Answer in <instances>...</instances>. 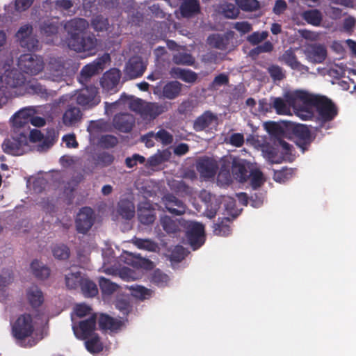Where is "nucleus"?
<instances>
[{
	"mask_svg": "<svg viewBox=\"0 0 356 356\" xmlns=\"http://www.w3.org/2000/svg\"><path fill=\"white\" fill-rule=\"evenodd\" d=\"M161 223L163 229L169 233H173L179 229L178 223L168 216H163L161 219Z\"/></svg>",
	"mask_w": 356,
	"mask_h": 356,
	"instance_id": "obj_56",
	"label": "nucleus"
},
{
	"mask_svg": "<svg viewBox=\"0 0 356 356\" xmlns=\"http://www.w3.org/2000/svg\"><path fill=\"white\" fill-rule=\"evenodd\" d=\"M34 323L29 314L19 316L12 325L13 336L17 339H23L31 335L34 331Z\"/></svg>",
	"mask_w": 356,
	"mask_h": 356,
	"instance_id": "obj_9",
	"label": "nucleus"
},
{
	"mask_svg": "<svg viewBox=\"0 0 356 356\" xmlns=\"http://www.w3.org/2000/svg\"><path fill=\"white\" fill-rule=\"evenodd\" d=\"M181 88V84L179 82L170 81L163 87V96L170 99H174L179 94Z\"/></svg>",
	"mask_w": 356,
	"mask_h": 356,
	"instance_id": "obj_44",
	"label": "nucleus"
},
{
	"mask_svg": "<svg viewBox=\"0 0 356 356\" xmlns=\"http://www.w3.org/2000/svg\"><path fill=\"white\" fill-rule=\"evenodd\" d=\"M217 125V116L209 111H207L195 120L193 127L195 131H200L206 129L215 128Z\"/></svg>",
	"mask_w": 356,
	"mask_h": 356,
	"instance_id": "obj_19",
	"label": "nucleus"
},
{
	"mask_svg": "<svg viewBox=\"0 0 356 356\" xmlns=\"http://www.w3.org/2000/svg\"><path fill=\"white\" fill-rule=\"evenodd\" d=\"M154 134L155 140L161 142L164 145H170L173 140L172 136L164 129H160L158 132L154 133Z\"/></svg>",
	"mask_w": 356,
	"mask_h": 356,
	"instance_id": "obj_57",
	"label": "nucleus"
},
{
	"mask_svg": "<svg viewBox=\"0 0 356 356\" xmlns=\"http://www.w3.org/2000/svg\"><path fill=\"white\" fill-rule=\"evenodd\" d=\"M286 97L293 106L295 114L303 120L311 119L316 108L323 122L332 120L337 114L334 105L325 97L314 95L305 90H296L287 92Z\"/></svg>",
	"mask_w": 356,
	"mask_h": 356,
	"instance_id": "obj_1",
	"label": "nucleus"
},
{
	"mask_svg": "<svg viewBox=\"0 0 356 356\" xmlns=\"http://www.w3.org/2000/svg\"><path fill=\"white\" fill-rule=\"evenodd\" d=\"M170 75L175 79H180L182 81L193 83L197 80V74L190 70H185L180 67H173L170 70Z\"/></svg>",
	"mask_w": 356,
	"mask_h": 356,
	"instance_id": "obj_32",
	"label": "nucleus"
},
{
	"mask_svg": "<svg viewBox=\"0 0 356 356\" xmlns=\"http://www.w3.org/2000/svg\"><path fill=\"white\" fill-rule=\"evenodd\" d=\"M180 10L183 17H188L197 13L200 7L197 0H184Z\"/></svg>",
	"mask_w": 356,
	"mask_h": 356,
	"instance_id": "obj_40",
	"label": "nucleus"
},
{
	"mask_svg": "<svg viewBox=\"0 0 356 356\" xmlns=\"http://www.w3.org/2000/svg\"><path fill=\"white\" fill-rule=\"evenodd\" d=\"M134 122V118L131 115L122 113L115 116L113 124L120 131L128 132L131 130Z\"/></svg>",
	"mask_w": 356,
	"mask_h": 356,
	"instance_id": "obj_30",
	"label": "nucleus"
},
{
	"mask_svg": "<svg viewBox=\"0 0 356 356\" xmlns=\"http://www.w3.org/2000/svg\"><path fill=\"white\" fill-rule=\"evenodd\" d=\"M201 200L205 204L204 213L209 218H213L219 208V204L222 202V197H216L213 195L209 192L203 190L199 195Z\"/></svg>",
	"mask_w": 356,
	"mask_h": 356,
	"instance_id": "obj_14",
	"label": "nucleus"
},
{
	"mask_svg": "<svg viewBox=\"0 0 356 356\" xmlns=\"http://www.w3.org/2000/svg\"><path fill=\"white\" fill-rule=\"evenodd\" d=\"M17 65L21 71L30 75L38 74L44 67L43 59L31 54L22 55L18 59Z\"/></svg>",
	"mask_w": 356,
	"mask_h": 356,
	"instance_id": "obj_8",
	"label": "nucleus"
},
{
	"mask_svg": "<svg viewBox=\"0 0 356 356\" xmlns=\"http://www.w3.org/2000/svg\"><path fill=\"white\" fill-rule=\"evenodd\" d=\"M251 168L250 163L244 159L234 158L232 161V174L239 181L246 180Z\"/></svg>",
	"mask_w": 356,
	"mask_h": 356,
	"instance_id": "obj_21",
	"label": "nucleus"
},
{
	"mask_svg": "<svg viewBox=\"0 0 356 356\" xmlns=\"http://www.w3.org/2000/svg\"><path fill=\"white\" fill-rule=\"evenodd\" d=\"M26 93L36 94L41 97H46L47 92L46 89L36 81H26L20 91V95Z\"/></svg>",
	"mask_w": 356,
	"mask_h": 356,
	"instance_id": "obj_34",
	"label": "nucleus"
},
{
	"mask_svg": "<svg viewBox=\"0 0 356 356\" xmlns=\"http://www.w3.org/2000/svg\"><path fill=\"white\" fill-rule=\"evenodd\" d=\"M83 275L81 272L74 268L65 275V284L69 289H75L80 286Z\"/></svg>",
	"mask_w": 356,
	"mask_h": 356,
	"instance_id": "obj_35",
	"label": "nucleus"
},
{
	"mask_svg": "<svg viewBox=\"0 0 356 356\" xmlns=\"http://www.w3.org/2000/svg\"><path fill=\"white\" fill-rule=\"evenodd\" d=\"M83 113L76 106L68 107L63 114L62 123L66 127H75L81 122Z\"/></svg>",
	"mask_w": 356,
	"mask_h": 356,
	"instance_id": "obj_22",
	"label": "nucleus"
},
{
	"mask_svg": "<svg viewBox=\"0 0 356 356\" xmlns=\"http://www.w3.org/2000/svg\"><path fill=\"white\" fill-rule=\"evenodd\" d=\"M250 184L253 188L259 187L264 182L262 172L257 168H251L248 176Z\"/></svg>",
	"mask_w": 356,
	"mask_h": 356,
	"instance_id": "obj_48",
	"label": "nucleus"
},
{
	"mask_svg": "<svg viewBox=\"0 0 356 356\" xmlns=\"http://www.w3.org/2000/svg\"><path fill=\"white\" fill-rule=\"evenodd\" d=\"M173 61L177 65H192L195 59L189 54L178 52L173 56Z\"/></svg>",
	"mask_w": 356,
	"mask_h": 356,
	"instance_id": "obj_51",
	"label": "nucleus"
},
{
	"mask_svg": "<svg viewBox=\"0 0 356 356\" xmlns=\"http://www.w3.org/2000/svg\"><path fill=\"white\" fill-rule=\"evenodd\" d=\"M30 268L31 273L36 277L41 280L47 279L50 275L49 268L37 259L33 260L31 263Z\"/></svg>",
	"mask_w": 356,
	"mask_h": 356,
	"instance_id": "obj_38",
	"label": "nucleus"
},
{
	"mask_svg": "<svg viewBox=\"0 0 356 356\" xmlns=\"http://www.w3.org/2000/svg\"><path fill=\"white\" fill-rule=\"evenodd\" d=\"M92 25L95 31H103L108 28V22L106 19L97 16L92 21Z\"/></svg>",
	"mask_w": 356,
	"mask_h": 356,
	"instance_id": "obj_62",
	"label": "nucleus"
},
{
	"mask_svg": "<svg viewBox=\"0 0 356 356\" xmlns=\"http://www.w3.org/2000/svg\"><path fill=\"white\" fill-rule=\"evenodd\" d=\"M218 11L227 18H235L239 14L238 9L232 3L222 4L219 8Z\"/></svg>",
	"mask_w": 356,
	"mask_h": 356,
	"instance_id": "obj_52",
	"label": "nucleus"
},
{
	"mask_svg": "<svg viewBox=\"0 0 356 356\" xmlns=\"http://www.w3.org/2000/svg\"><path fill=\"white\" fill-rule=\"evenodd\" d=\"M165 105L145 102L143 114L142 117L144 119L147 120L154 119L159 115L165 112Z\"/></svg>",
	"mask_w": 356,
	"mask_h": 356,
	"instance_id": "obj_31",
	"label": "nucleus"
},
{
	"mask_svg": "<svg viewBox=\"0 0 356 356\" xmlns=\"http://www.w3.org/2000/svg\"><path fill=\"white\" fill-rule=\"evenodd\" d=\"M107 58L108 56H106L105 58L98 59L92 63L86 65L81 70V75L88 78L97 73L98 71L102 69V65Z\"/></svg>",
	"mask_w": 356,
	"mask_h": 356,
	"instance_id": "obj_43",
	"label": "nucleus"
},
{
	"mask_svg": "<svg viewBox=\"0 0 356 356\" xmlns=\"http://www.w3.org/2000/svg\"><path fill=\"white\" fill-rule=\"evenodd\" d=\"M12 59L6 60L0 67V92L5 97L12 95H20L25 82L24 76L12 67Z\"/></svg>",
	"mask_w": 356,
	"mask_h": 356,
	"instance_id": "obj_4",
	"label": "nucleus"
},
{
	"mask_svg": "<svg viewBox=\"0 0 356 356\" xmlns=\"http://www.w3.org/2000/svg\"><path fill=\"white\" fill-rule=\"evenodd\" d=\"M38 113L35 106H26L17 111L10 118V122L13 130L29 134V123L31 117Z\"/></svg>",
	"mask_w": 356,
	"mask_h": 356,
	"instance_id": "obj_7",
	"label": "nucleus"
},
{
	"mask_svg": "<svg viewBox=\"0 0 356 356\" xmlns=\"http://www.w3.org/2000/svg\"><path fill=\"white\" fill-rule=\"evenodd\" d=\"M145 67L146 65L140 57H132L126 65L125 74L129 79H135L143 74Z\"/></svg>",
	"mask_w": 356,
	"mask_h": 356,
	"instance_id": "obj_17",
	"label": "nucleus"
},
{
	"mask_svg": "<svg viewBox=\"0 0 356 356\" xmlns=\"http://www.w3.org/2000/svg\"><path fill=\"white\" fill-rule=\"evenodd\" d=\"M163 202L169 212L175 215H181L186 211L185 204L172 195L164 197Z\"/></svg>",
	"mask_w": 356,
	"mask_h": 356,
	"instance_id": "obj_25",
	"label": "nucleus"
},
{
	"mask_svg": "<svg viewBox=\"0 0 356 356\" xmlns=\"http://www.w3.org/2000/svg\"><path fill=\"white\" fill-rule=\"evenodd\" d=\"M268 37V32H254L248 37V40L252 44H257Z\"/></svg>",
	"mask_w": 356,
	"mask_h": 356,
	"instance_id": "obj_63",
	"label": "nucleus"
},
{
	"mask_svg": "<svg viewBox=\"0 0 356 356\" xmlns=\"http://www.w3.org/2000/svg\"><path fill=\"white\" fill-rule=\"evenodd\" d=\"M225 142L235 147H241L244 143V136L242 134L234 133L226 138Z\"/></svg>",
	"mask_w": 356,
	"mask_h": 356,
	"instance_id": "obj_61",
	"label": "nucleus"
},
{
	"mask_svg": "<svg viewBox=\"0 0 356 356\" xmlns=\"http://www.w3.org/2000/svg\"><path fill=\"white\" fill-rule=\"evenodd\" d=\"M120 79V72L117 69H112L106 72L101 81L102 88L110 92L117 91V86Z\"/></svg>",
	"mask_w": 356,
	"mask_h": 356,
	"instance_id": "obj_18",
	"label": "nucleus"
},
{
	"mask_svg": "<svg viewBox=\"0 0 356 356\" xmlns=\"http://www.w3.org/2000/svg\"><path fill=\"white\" fill-rule=\"evenodd\" d=\"M163 202L169 212L175 215H181L186 211L185 204L172 195L164 197Z\"/></svg>",
	"mask_w": 356,
	"mask_h": 356,
	"instance_id": "obj_26",
	"label": "nucleus"
},
{
	"mask_svg": "<svg viewBox=\"0 0 356 356\" xmlns=\"http://www.w3.org/2000/svg\"><path fill=\"white\" fill-rule=\"evenodd\" d=\"M100 289L103 293L110 295L115 292L118 286L104 277H100L99 280Z\"/></svg>",
	"mask_w": 356,
	"mask_h": 356,
	"instance_id": "obj_53",
	"label": "nucleus"
},
{
	"mask_svg": "<svg viewBox=\"0 0 356 356\" xmlns=\"http://www.w3.org/2000/svg\"><path fill=\"white\" fill-rule=\"evenodd\" d=\"M294 90H287L284 93V97L286 102L280 97H273L271 99V104L273 108L276 110V112L280 115H291V107L293 108V106L289 103L286 94L289 92H294Z\"/></svg>",
	"mask_w": 356,
	"mask_h": 356,
	"instance_id": "obj_28",
	"label": "nucleus"
},
{
	"mask_svg": "<svg viewBox=\"0 0 356 356\" xmlns=\"http://www.w3.org/2000/svg\"><path fill=\"white\" fill-rule=\"evenodd\" d=\"M134 243L138 248L140 249L154 251L156 248L155 243L148 239L136 238Z\"/></svg>",
	"mask_w": 356,
	"mask_h": 356,
	"instance_id": "obj_59",
	"label": "nucleus"
},
{
	"mask_svg": "<svg viewBox=\"0 0 356 356\" xmlns=\"http://www.w3.org/2000/svg\"><path fill=\"white\" fill-rule=\"evenodd\" d=\"M28 136H29L30 141L33 143H40L38 145V150L39 152L46 151L51 146L50 142L48 140H44L42 134L40 131L38 129H33L31 131L29 130Z\"/></svg>",
	"mask_w": 356,
	"mask_h": 356,
	"instance_id": "obj_36",
	"label": "nucleus"
},
{
	"mask_svg": "<svg viewBox=\"0 0 356 356\" xmlns=\"http://www.w3.org/2000/svg\"><path fill=\"white\" fill-rule=\"evenodd\" d=\"M93 211L90 208L84 207L80 210L76 216V226L81 233L88 232L93 225Z\"/></svg>",
	"mask_w": 356,
	"mask_h": 356,
	"instance_id": "obj_15",
	"label": "nucleus"
},
{
	"mask_svg": "<svg viewBox=\"0 0 356 356\" xmlns=\"http://www.w3.org/2000/svg\"><path fill=\"white\" fill-rule=\"evenodd\" d=\"M58 23V21L56 18L48 19L43 23L41 26V33L46 37V42L50 43L54 42V39L50 38L57 33Z\"/></svg>",
	"mask_w": 356,
	"mask_h": 356,
	"instance_id": "obj_33",
	"label": "nucleus"
},
{
	"mask_svg": "<svg viewBox=\"0 0 356 356\" xmlns=\"http://www.w3.org/2000/svg\"><path fill=\"white\" fill-rule=\"evenodd\" d=\"M96 327L95 318L81 321L78 325H73L72 330L77 339L86 340V349L91 353H97L102 350L103 344L95 332Z\"/></svg>",
	"mask_w": 356,
	"mask_h": 356,
	"instance_id": "obj_5",
	"label": "nucleus"
},
{
	"mask_svg": "<svg viewBox=\"0 0 356 356\" xmlns=\"http://www.w3.org/2000/svg\"><path fill=\"white\" fill-rule=\"evenodd\" d=\"M103 265L102 271L106 274H114L118 271V264H127L137 269H149L153 266L152 262L141 257L120 250L115 245L106 243L102 248Z\"/></svg>",
	"mask_w": 356,
	"mask_h": 356,
	"instance_id": "obj_2",
	"label": "nucleus"
},
{
	"mask_svg": "<svg viewBox=\"0 0 356 356\" xmlns=\"http://www.w3.org/2000/svg\"><path fill=\"white\" fill-rule=\"evenodd\" d=\"M131 295L140 300L149 298L152 295V291L140 285H131L128 286Z\"/></svg>",
	"mask_w": 356,
	"mask_h": 356,
	"instance_id": "obj_47",
	"label": "nucleus"
},
{
	"mask_svg": "<svg viewBox=\"0 0 356 356\" xmlns=\"http://www.w3.org/2000/svg\"><path fill=\"white\" fill-rule=\"evenodd\" d=\"M186 237L193 250H197L204 243V229L202 224L197 222H188Z\"/></svg>",
	"mask_w": 356,
	"mask_h": 356,
	"instance_id": "obj_10",
	"label": "nucleus"
},
{
	"mask_svg": "<svg viewBox=\"0 0 356 356\" xmlns=\"http://www.w3.org/2000/svg\"><path fill=\"white\" fill-rule=\"evenodd\" d=\"M303 19L309 24L319 26L322 20V15L317 10H310L302 13Z\"/></svg>",
	"mask_w": 356,
	"mask_h": 356,
	"instance_id": "obj_49",
	"label": "nucleus"
},
{
	"mask_svg": "<svg viewBox=\"0 0 356 356\" xmlns=\"http://www.w3.org/2000/svg\"><path fill=\"white\" fill-rule=\"evenodd\" d=\"M145 104V102H143L139 99L128 98L124 99L123 98H121L114 103H106L105 112L108 115L111 114L117 108L118 106L123 105L124 107L129 106L131 110L139 113L141 116H143Z\"/></svg>",
	"mask_w": 356,
	"mask_h": 356,
	"instance_id": "obj_12",
	"label": "nucleus"
},
{
	"mask_svg": "<svg viewBox=\"0 0 356 356\" xmlns=\"http://www.w3.org/2000/svg\"><path fill=\"white\" fill-rule=\"evenodd\" d=\"M236 197L242 204L246 205L249 202L252 207L255 208L259 207L264 202V198L262 197H259L258 199L254 200L252 196L250 200H248V197L245 193H238L236 195Z\"/></svg>",
	"mask_w": 356,
	"mask_h": 356,
	"instance_id": "obj_54",
	"label": "nucleus"
},
{
	"mask_svg": "<svg viewBox=\"0 0 356 356\" xmlns=\"http://www.w3.org/2000/svg\"><path fill=\"white\" fill-rule=\"evenodd\" d=\"M217 163L212 159H202L197 163V170L205 178H211L214 176L217 170Z\"/></svg>",
	"mask_w": 356,
	"mask_h": 356,
	"instance_id": "obj_24",
	"label": "nucleus"
},
{
	"mask_svg": "<svg viewBox=\"0 0 356 356\" xmlns=\"http://www.w3.org/2000/svg\"><path fill=\"white\" fill-rule=\"evenodd\" d=\"M227 40V39L220 35H213L208 38V42L210 45L220 49L225 48Z\"/></svg>",
	"mask_w": 356,
	"mask_h": 356,
	"instance_id": "obj_58",
	"label": "nucleus"
},
{
	"mask_svg": "<svg viewBox=\"0 0 356 356\" xmlns=\"http://www.w3.org/2000/svg\"><path fill=\"white\" fill-rule=\"evenodd\" d=\"M152 280L154 283L158 286H162L168 282L169 277L159 270H156L154 272Z\"/></svg>",
	"mask_w": 356,
	"mask_h": 356,
	"instance_id": "obj_60",
	"label": "nucleus"
},
{
	"mask_svg": "<svg viewBox=\"0 0 356 356\" xmlns=\"http://www.w3.org/2000/svg\"><path fill=\"white\" fill-rule=\"evenodd\" d=\"M3 151L13 156H21L30 150L28 134L11 129V136L2 143Z\"/></svg>",
	"mask_w": 356,
	"mask_h": 356,
	"instance_id": "obj_6",
	"label": "nucleus"
},
{
	"mask_svg": "<svg viewBox=\"0 0 356 356\" xmlns=\"http://www.w3.org/2000/svg\"><path fill=\"white\" fill-rule=\"evenodd\" d=\"M65 72V70L61 62L57 59H51L46 67L45 77L53 81H59Z\"/></svg>",
	"mask_w": 356,
	"mask_h": 356,
	"instance_id": "obj_20",
	"label": "nucleus"
},
{
	"mask_svg": "<svg viewBox=\"0 0 356 356\" xmlns=\"http://www.w3.org/2000/svg\"><path fill=\"white\" fill-rule=\"evenodd\" d=\"M26 296L29 303L33 307L40 306L44 301L43 294L40 289L36 286L30 287L27 291Z\"/></svg>",
	"mask_w": 356,
	"mask_h": 356,
	"instance_id": "obj_37",
	"label": "nucleus"
},
{
	"mask_svg": "<svg viewBox=\"0 0 356 356\" xmlns=\"http://www.w3.org/2000/svg\"><path fill=\"white\" fill-rule=\"evenodd\" d=\"M348 67L346 64L342 62L334 63L331 64L327 70L329 76L336 79L344 76Z\"/></svg>",
	"mask_w": 356,
	"mask_h": 356,
	"instance_id": "obj_45",
	"label": "nucleus"
},
{
	"mask_svg": "<svg viewBox=\"0 0 356 356\" xmlns=\"http://www.w3.org/2000/svg\"><path fill=\"white\" fill-rule=\"evenodd\" d=\"M99 326L104 330L115 332L122 328L124 322L118 318H113L109 316L102 314L99 318Z\"/></svg>",
	"mask_w": 356,
	"mask_h": 356,
	"instance_id": "obj_29",
	"label": "nucleus"
},
{
	"mask_svg": "<svg viewBox=\"0 0 356 356\" xmlns=\"http://www.w3.org/2000/svg\"><path fill=\"white\" fill-rule=\"evenodd\" d=\"M95 87H87L74 94L76 103L85 108H90L100 102Z\"/></svg>",
	"mask_w": 356,
	"mask_h": 356,
	"instance_id": "obj_11",
	"label": "nucleus"
},
{
	"mask_svg": "<svg viewBox=\"0 0 356 356\" xmlns=\"http://www.w3.org/2000/svg\"><path fill=\"white\" fill-rule=\"evenodd\" d=\"M118 213L126 219H131L134 216L135 207L134 204L128 200H122L118 204Z\"/></svg>",
	"mask_w": 356,
	"mask_h": 356,
	"instance_id": "obj_42",
	"label": "nucleus"
},
{
	"mask_svg": "<svg viewBox=\"0 0 356 356\" xmlns=\"http://www.w3.org/2000/svg\"><path fill=\"white\" fill-rule=\"evenodd\" d=\"M80 286L83 295L86 297L95 296L98 292L96 284L84 277Z\"/></svg>",
	"mask_w": 356,
	"mask_h": 356,
	"instance_id": "obj_46",
	"label": "nucleus"
},
{
	"mask_svg": "<svg viewBox=\"0 0 356 356\" xmlns=\"http://www.w3.org/2000/svg\"><path fill=\"white\" fill-rule=\"evenodd\" d=\"M306 55L309 61L314 63H321L327 57V50L323 44H314L308 47Z\"/></svg>",
	"mask_w": 356,
	"mask_h": 356,
	"instance_id": "obj_23",
	"label": "nucleus"
},
{
	"mask_svg": "<svg viewBox=\"0 0 356 356\" xmlns=\"http://www.w3.org/2000/svg\"><path fill=\"white\" fill-rule=\"evenodd\" d=\"M138 218L144 225L152 224L156 218L155 208L147 201L140 202L138 207Z\"/></svg>",
	"mask_w": 356,
	"mask_h": 356,
	"instance_id": "obj_16",
	"label": "nucleus"
},
{
	"mask_svg": "<svg viewBox=\"0 0 356 356\" xmlns=\"http://www.w3.org/2000/svg\"><path fill=\"white\" fill-rule=\"evenodd\" d=\"M121 264H118V271L113 275H118L121 279L127 282L138 280L141 277L142 273L140 270H134L128 267L120 268Z\"/></svg>",
	"mask_w": 356,
	"mask_h": 356,
	"instance_id": "obj_39",
	"label": "nucleus"
},
{
	"mask_svg": "<svg viewBox=\"0 0 356 356\" xmlns=\"http://www.w3.org/2000/svg\"><path fill=\"white\" fill-rule=\"evenodd\" d=\"M16 37L22 47L29 50L38 49L39 42L32 33V27L29 25L22 26L16 34Z\"/></svg>",
	"mask_w": 356,
	"mask_h": 356,
	"instance_id": "obj_13",
	"label": "nucleus"
},
{
	"mask_svg": "<svg viewBox=\"0 0 356 356\" xmlns=\"http://www.w3.org/2000/svg\"><path fill=\"white\" fill-rule=\"evenodd\" d=\"M236 5L243 11L252 12L259 8V2L257 0H235Z\"/></svg>",
	"mask_w": 356,
	"mask_h": 356,
	"instance_id": "obj_50",
	"label": "nucleus"
},
{
	"mask_svg": "<svg viewBox=\"0 0 356 356\" xmlns=\"http://www.w3.org/2000/svg\"><path fill=\"white\" fill-rule=\"evenodd\" d=\"M86 316H89V318L88 320H89L90 318H95V321L96 322V315L92 314L91 309L89 306L85 305V304H79L75 306L74 309V312L71 316L72 321V325H76L75 323V317H84Z\"/></svg>",
	"mask_w": 356,
	"mask_h": 356,
	"instance_id": "obj_41",
	"label": "nucleus"
},
{
	"mask_svg": "<svg viewBox=\"0 0 356 356\" xmlns=\"http://www.w3.org/2000/svg\"><path fill=\"white\" fill-rule=\"evenodd\" d=\"M217 179L218 184L222 186L228 184L231 181V174L229 170L222 167L218 175Z\"/></svg>",
	"mask_w": 356,
	"mask_h": 356,
	"instance_id": "obj_64",
	"label": "nucleus"
},
{
	"mask_svg": "<svg viewBox=\"0 0 356 356\" xmlns=\"http://www.w3.org/2000/svg\"><path fill=\"white\" fill-rule=\"evenodd\" d=\"M52 253L58 259H66L70 255L68 248L63 244L55 245L52 248Z\"/></svg>",
	"mask_w": 356,
	"mask_h": 356,
	"instance_id": "obj_55",
	"label": "nucleus"
},
{
	"mask_svg": "<svg viewBox=\"0 0 356 356\" xmlns=\"http://www.w3.org/2000/svg\"><path fill=\"white\" fill-rule=\"evenodd\" d=\"M88 27V23L83 19H74L65 24V29L70 38L67 46L77 52H88V55L95 53L97 47V40L94 37H80V34Z\"/></svg>",
	"mask_w": 356,
	"mask_h": 356,
	"instance_id": "obj_3",
	"label": "nucleus"
},
{
	"mask_svg": "<svg viewBox=\"0 0 356 356\" xmlns=\"http://www.w3.org/2000/svg\"><path fill=\"white\" fill-rule=\"evenodd\" d=\"M280 60L284 62L293 70H296L302 72L308 70V68L306 66L302 65L297 60L294 51L291 49L285 51V52L280 58Z\"/></svg>",
	"mask_w": 356,
	"mask_h": 356,
	"instance_id": "obj_27",
	"label": "nucleus"
}]
</instances>
